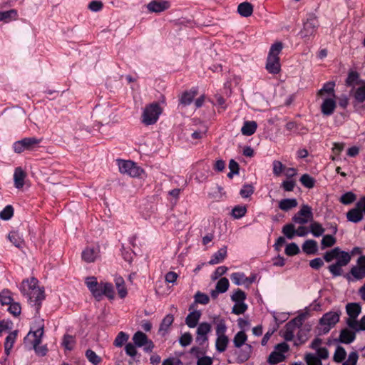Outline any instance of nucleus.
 Wrapping results in <instances>:
<instances>
[{"instance_id":"obj_44","label":"nucleus","mask_w":365,"mask_h":365,"mask_svg":"<svg viewBox=\"0 0 365 365\" xmlns=\"http://www.w3.org/2000/svg\"><path fill=\"white\" fill-rule=\"evenodd\" d=\"M247 336L245 331H238L233 338V343L236 347H241L242 344H245Z\"/></svg>"},{"instance_id":"obj_10","label":"nucleus","mask_w":365,"mask_h":365,"mask_svg":"<svg viewBox=\"0 0 365 365\" xmlns=\"http://www.w3.org/2000/svg\"><path fill=\"white\" fill-rule=\"evenodd\" d=\"M292 220L297 224H307L309 221H312L314 213L312 207L308 204H303L298 212L292 217Z\"/></svg>"},{"instance_id":"obj_58","label":"nucleus","mask_w":365,"mask_h":365,"mask_svg":"<svg viewBox=\"0 0 365 365\" xmlns=\"http://www.w3.org/2000/svg\"><path fill=\"white\" fill-rule=\"evenodd\" d=\"M12 216H14V208L12 205H6L4 210L0 212L1 218L4 220H9Z\"/></svg>"},{"instance_id":"obj_19","label":"nucleus","mask_w":365,"mask_h":365,"mask_svg":"<svg viewBox=\"0 0 365 365\" xmlns=\"http://www.w3.org/2000/svg\"><path fill=\"white\" fill-rule=\"evenodd\" d=\"M232 282L236 284H243V283H252L255 281V276L253 277H247L242 272H235L230 275Z\"/></svg>"},{"instance_id":"obj_12","label":"nucleus","mask_w":365,"mask_h":365,"mask_svg":"<svg viewBox=\"0 0 365 365\" xmlns=\"http://www.w3.org/2000/svg\"><path fill=\"white\" fill-rule=\"evenodd\" d=\"M302 324V318H294V319L286 323L283 330V336L284 339L286 340H292L294 337L295 333L297 332V330Z\"/></svg>"},{"instance_id":"obj_43","label":"nucleus","mask_w":365,"mask_h":365,"mask_svg":"<svg viewBox=\"0 0 365 365\" xmlns=\"http://www.w3.org/2000/svg\"><path fill=\"white\" fill-rule=\"evenodd\" d=\"M359 83H361V81L359 80V76L358 73H356V71H350L346 80V83L347 86L355 87L356 84H359Z\"/></svg>"},{"instance_id":"obj_32","label":"nucleus","mask_w":365,"mask_h":365,"mask_svg":"<svg viewBox=\"0 0 365 365\" xmlns=\"http://www.w3.org/2000/svg\"><path fill=\"white\" fill-rule=\"evenodd\" d=\"M237 11L243 16H250L253 13V6L250 2H241L237 6Z\"/></svg>"},{"instance_id":"obj_49","label":"nucleus","mask_w":365,"mask_h":365,"mask_svg":"<svg viewBox=\"0 0 365 365\" xmlns=\"http://www.w3.org/2000/svg\"><path fill=\"white\" fill-rule=\"evenodd\" d=\"M282 232L288 239H293L296 235V230L293 223H288L283 227Z\"/></svg>"},{"instance_id":"obj_31","label":"nucleus","mask_w":365,"mask_h":365,"mask_svg":"<svg viewBox=\"0 0 365 365\" xmlns=\"http://www.w3.org/2000/svg\"><path fill=\"white\" fill-rule=\"evenodd\" d=\"M356 333L349 329H343L339 334V339L342 343H351L354 340Z\"/></svg>"},{"instance_id":"obj_24","label":"nucleus","mask_w":365,"mask_h":365,"mask_svg":"<svg viewBox=\"0 0 365 365\" xmlns=\"http://www.w3.org/2000/svg\"><path fill=\"white\" fill-rule=\"evenodd\" d=\"M101 297L105 294L108 298L115 297L114 287L111 282H100Z\"/></svg>"},{"instance_id":"obj_51","label":"nucleus","mask_w":365,"mask_h":365,"mask_svg":"<svg viewBox=\"0 0 365 365\" xmlns=\"http://www.w3.org/2000/svg\"><path fill=\"white\" fill-rule=\"evenodd\" d=\"M86 356L89 361V362L93 363V364H98V363L101 362V357L96 354V351L92 349H88L86 351Z\"/></svg>"},{"instance_id":"obj_39","label":"nucleus","mask_w":365,"mask_h":365,"mask_svg":"<svg viewBox=\"0 0 365 365\" xmlns=\"http://www.w3.org/2000/svg\"><path fill=\"white\" fill-rule=\"evenodd\" d=\"M76 344V338L73 335L65 334L62 340V345L66 350H73Z\"/></svg>"},{"instance_id":"obj_5","label":"nucleus","mask_w":365,"mask_h":365,"mask_svg":"<svg viewBox=\"0 0 365 365\" xmlns=\"http://www.w3.org/2000/svg\"><path fill=\"white\" fill-rule=\"evenodd\" d=\"M162 113V108L158 103H152L144 108L142 113V121L146 125L155 123Z\"/></svg>"},{"instance_id":"obj_47","label":"nucleus","mask_w":365,"mask_h":365,"mask_svg":"<svg viewBox=\"0 0 365 365\" xmlns=\"http://www.w3.org/2000/svg\"><path fill=\"white\" fill-rule=\"evenodd\" d=\"M351 255L347 252H341L339 249V254L338 255V259L339 262V269H342L343 266L348 264L351 260Z\"/></svg>"},{"instance_id":"obj_29","label":"nucleus","mask_w":365,"mask_h":365,"mask_svg":"<svg viewBox=\"0 0 365 365\" xmlns=\"http://www.w3.org/2000/svg\"><path fill=\"white\" fill-rule=\"evenodd\" d=\"M115 284L120 297H125L128 294V289H126L124 279L120 277V276H118L115 278Z\"/></svg>"},{"instance_id":"obj_46","label":"nucleus","mask_w":365,"mask_h":365,"mask_svg":"<svg viewBox=\"0 0 365 365\" xmlns=\"http://www.w3.org/2000/svg\"><path fill=\"white\" fill-rule=\"evenodd\" d=\"M354 96L358 102L365 101V82H361V85L354 91Z\"/></svg>"},{"instance_id":"obj_45","label":"nucleus","mask_w":365,"mask_h":365,"mask_svg":"<svg viewBox=\"0 0 365 365\" xmlns=\"http://www.w3.org/2000/svg\"><path fill=\"white\" fill-rule=\"evenodd\" d=\"M300 182L305 187H309V189L314 187L316 182L314 177H312L309 174H302L300 178Z\"/></svg>"},{"instance_id":"obj_30","label":"nucleus","mask_w":365,"mask_h":365,"mask_svg":"<svg viewBox=\"0 0 365 365\" xmlns=\"http://www.w3.org/2000/svg\"><path fill=\"white\" fill-rule=\"evenodd\" d=\"M197 93V91H196V89H191V91L182 93L180 98V103L185 105V106H186V105H190Z\"/></svg>"},{"instance_id":"obj_25","label":"nucleus","mask_w":365,"mask_h":365,"mask_svg":"<svg viewBox=\"0 0 365 365\" xmlns=\"http://www.w3.org/2000/svg\"><path fill=\"white\" fill-rule=\"evenodd\" d=\"M336 83L334 81H328L324 83L322 88L318 91L321 96H330L334 95Z\"/></svg>"},{"instance_id":"obj_60","label":"nucleus","mask_w":365,"mask_h":365,"mask_svg":"<svg viewBox=\"0 0 365 365\" xmlns=\"http://www.w3.org/2000/svg\"><path fill=\"white\" fill-rule=\"evenodd\" d=\"M255 188L250 184H245L242 189L240 190V194L244 198H247V197H250L252 195V192H254Z\"/></svg>"},{"instance_id":"obj_1","label":"nucleus","mask_w":365,"mask_h":365,"mask_svg":"<svg viewBox=\"0 0 365 365\" xmlns=\"http://www.w3.org/2000/svg\"><path fill=\"white\" fill-rule=\"evenodd\" d=\"M20 291L27 297L29 302L40 307L41 301L45 297L44 289L38 285V282L35 277L26 279L20 284Z\"/></svg>"},{"instance_id":"obj_6","label":"nucleus","mask_w":365,"mask_h":365,"mask_svg":"<svg viewBox=\"0 0 365 365\" xmlns=\"http://www.w3.org/2000/svg\"><path fill=\"white\" fill-rule=\"evenodd\" d=\"M349 318L346 323L350 328L359 331V321L357 320L359 314L361 312V306L359 303H348L346 306Z\"/></svg>"},{"instance_id":"obj_55","label":"nucleus","mask_w":365,"mask_h":365,"mask_svg":"<svg viewBox=\"0 0 365 365\" xmlns=\"http://www.w3.org/2000/svg\"><path fill=\"white\" fill-rule=\"evenodd\" d=\"M305 361H307V365H320L321 360L314 354V353H307L305 355Z\"/></svg>"},{"instance_id":"obj_8","label":"nucleus","mask_w":365,"mask_h":365,"mask_svg":"<svg viewBox=\"0 0 365 365\" xmlns=\"http://www.w3.org/2000/svg\"><path fill=\"white\" fill-rule=\"evenodd\" d=\"M117 164L118 170L121 174H127L130 176H140L144 173L143 168L138 166L135 162L125 161V160H118Z\"/></svg>"},{"instance_id":"obj_7","label":"nucleus","mask_w":365,"mask_h":365,"mask_svg":"<svg viewBox=\"0 0 365 365\" xmlns=\"http://www.w3.org/2000/svg\"><path fill=\"white\" fill-rule=\"evenodd\" d=\"M341 311H329L322 317L319 320L322 329L324 334L329 332L332 327H334L340 320Z\"/></svg>"},{"instance_id":"obj_36","label":"nucleus","mask_w":365,"mask_h":365,"mask_svg":"<svg viewBox=\"0 0 365 365\" xmlns=\"http://www.w3.org/2000/svg\"><path fill=\"white\" fill-rule=\"evenodd\" d=\"M297 205L298 201L296 199H283L279 202V207L282 210H290Z\"/></svg>"},{"instance_id":"obj_61","label":"nucleus","mask_w":365,"mask_h":365,"mask_svg":"<svg viewBox=\"0 0 365 365\" xmlns=\"http://www.w3.org/2000/svg\"><path fill=\"white\" fill-rule=\"evenodd\" d=\"M285 252L287 255H296L299 252V247L297 243H289L286 246Z\"/></svg>"},{"instance_id":"obj_20","label":"nucleus","mask_w":365,"mask_h":365,"mask_svg":"<svg viewBox=\"0 0 365 365\" xmlns=\"http://www.w3.org/2000/svg\"><path fill=\"white\" fill-rule=\"evenodd\" d=\"M346 217L349 221H351L352 222H359V221L363 220L364 214L362 213L361 208H359L358 206V202H356L355 208H351V210L348 211Z\"/></svg>"},{"instance_id":"obj_9","label":"nucleus","mask_w":365,"mask_h":365,"mask_svg":"<svg viewBox=\"0 0 365 365\" xmlns=\"http://www.w3.org/2000/svg\"><path fill=\"white\" fill-rule=\"evenodd\" d=\"M42 139H38V138H35V136H31V138H23L20 140H16L13 144V149L17 153H21L25 149H34V148L37 147L38 144H40Z\"/></svg>"},{"instance_id":"obj_54","label":"nucleus","mask_w":365,"mask_h":365,"mask_svg":"<svg viewBox=\"0 0 365 365\" xmlns=\"http://www.w3.org/2000/svg\"><path fill=\"white\" fill-rule=\"evenodd\" d=\"M11 301L12 297L9 291L5 289L0 293V303L2 304V305H5L6 304V305H9V307H10V303Z\"/></svg>"},{"instance_id":"obj_34","label":"nucleus","mask_w":365,"mask_h":365,"mask_svg":"<svg viewBox=\"0 0 365 365\" xmlns=\"http://www.w3.org/2000/svg\"><path fill=\"white\" fill-rule=\"evenodd\" d=\"M173 322L174 317L173 314H168L161 322L159 327V331L160 332H167L168 329H169V327H170Z\"/></svg>"},{"instance_id":"obj_38","label":"nucleus","mask_w":365,"mask_h":365,"mask_svg":"<svg viewBox=\"0 0 365 365\" xmlns=\"http://www.w3.org/2000/svg\"><path fill=\"white\" fill-rule=\"evenodd\" d=\"M252 351V346L247 345L243 349L239 350L237 352V361L245 362L249 359Z\"/></svg>"},{"instance_id":"obj_35","label":"nucleus","mask_w":365,"mask_h":365,"mask_svg":"<svg viewBox=\"0 0 365 365\" xmlns=\"http://www.w3.org/2000/svg\"><path fill=\"white\" fill-rule=\"evenodd\" d=\"M302 250L307 254H314L317 251V242L314 240H307L302 245Z\"/></svg>"},{"instance_id":"obj_16","label":"nucleus","mask_w":365,"mask_h":365,"mask_svg":"<svg viewBox=\"0 0 365 365\" xmlns=\"http://www.w3.org/2000/svg\"><path fill=\"white\" fill-rule=\"evenodd\" d=\"M351 274L356 279H362L365 277V255H361L357 259V264L352 267Z\"/></svg>"},{"instance_id":"obj_33","label":"nucleus","mask_w":365,"mask_h":365,"mask_svg":"<svg viewBox=\"0 0 365 365\" xmlns=\"http://www.w3.org/2000/svg\"><path fill=\"white\" fill-rule=\"evenodd\" d=\"M229 342V339L226 333L221 336H217L215 341V346L217 350L222 352V351L226 350Z\"/></svg>"},{"instance_id":"obj_4","label":"nucleus","mask_w":365,"mask_h":365,"mask_svg":"<svg viewBox=\"0 0 365 365\" xmlns=\"http://www.w3.org/2000/svg\"><path fill=\"white\" fill-rule=\"evenodd\" d=\"M319 26V21L315 14H309L303 23V27L299 31L302 38H310L314 36L317 29Z\"/></svg>"},{"instance_id":"obj_52","label":"nucleus","mask_w":365,"mask_h":365,"mask_svg":"<svg viewBox=\"0 0 365 365\" xmlns=\"http://www.w3.org/2000/svg\"><path fill=\"white\" fill-rule=\"evenodd\" d=\"M230 287V282L228 279L226 277H222L218 282L216 283V287L218 290V293H224L226 292Z\"/></svg>"},{"instance_id":"obj_17","label":"nucleus","mask_w":365,"mask_h":365,"mask_svg":"<svg viewBox=\"0 0 365 365\" xmlns=\"http://www.w3.org/2000/svg\"><path fill=\"white\" fill-rule=\"evenodd\" d=\"M86 283L94 297L101 298V282H98L96 277H87Z\"/></svg>"},{"instance_id":"obj_2","label":"nucleus","mask_w":365,"mask_h":365,"mask_svg":"<svg viewBox=\"0 0 365 365\" xmlns=\"http://www.w3.org/2000/svg\"><path fill=\"white\" fill-rule=\"evenodd\" d=\"M282 49H283V43H281V41L274 43L270 47L269 53L267 57L266 68L271 73H278L280 71L279 53Z\"/></svg>"},{"instance_id":"obj_50","label":"nucleus","mask_w":365,"mask_h":365,"mask_svg":"<svg viewBox=\"0 0 365 365\" xmlns=\"http://www.w3.org/2000/svg\"><path fill=\"white\" fill-rule=\"evenodd\" d=\"M247 212V208L245 205H236L232 208V215L235 218H240V217L245 216Z\"/></svg>"},{"instance_id":"obj_40","label":"nucleus","mask_w":365,"mask_h":365,"mask_svg":"<svg viewBox=\"0 0 365 365\" xmlns=\"http://www.w3.org/2000/svg\"><path fill=\"white\" fill-rule=\"evenodd\" d=\"M129 339V334L125 333V331H120L115 336L113 344L116 347H122L124 343H126Z\"/></svg>"},{"instance_id":"obj_59","label":"nucleus","mask_w":365,"mask_h":365,"mask_svg":"<svg viewBox=\"0 0 365 365\" xmlns=\"http://www.w3.org/2000/svg\"><path fill=\"white\" fill-rule=\"evenodd\" d=\"M125 351L128 355L132 356L133 358L136 356L138 351L135 342L133 344H131V342H128V344H125Z\"/></svg>"},{"instance_id":"obj_56","label":"nucleus","mask_w":365,"mask_h":365,"mask_svg":"<svg viewBox=\"0 0 365 365\" xmlns=\"http://www.w3.org/2000/svg\"><path fill=\"white\" fill-rule=\"evenodd\" d=\"M8 309L14 316H19V314H21V307L19 303H17V302H14L12 297V300L9 304V307Z\"/></svg>"},{"instance_id":"obj_26","label":"nucleus","mask_w":365,"mask_h":365,"mask_svg":"<svg viewBox=\"0 0 365 365\" xmlns=\"http://www.w3.org/2000/svg\"><path fill=\"white\" fill-rule=\"evenodd\" d=\"M227 255V249L226 246L221 247L217 252L214 253V255L211 257V259L209 261V263L211 264H216V263H220V262H222L225 257Z\"/></svg>"},{"instance_id":"obj_53","label":"nucleus","mask_w":365,"mask_h":365,"mask_svg":"<svg viewBox=\"0 0 365 365\" xmlns=\"http://www.w3.org/2000/svg\"><path fill=\"white\" fill-rule=\"evenodd\" d=\"M346 351L342 346H337L334 354V359L336 362H342L346 358Z\"/></svg>"},{"instance_id":"obj_11","label":"nucleus","mask_w":365,"mask_h":365,"mask_svg":"<svg viewBox=\"0 0 365 365\" xmlns=\"http://www.w3.org/2000/svg\"><path fill=\"white\" fill-rule=\"evenodd\" d=\"M132 340L134 341L136 347H143L145 351H153L154 349V344L151 339H149L148 335L143 331H136L132 336Z\"/></svg>"},{"instance_id":"obj_48","label":"nucleus","mask_w":365,"mask_h":365,"mask_svg":"<svg viewBox=\"0 0 365 365\" xmlns=\"http://www.w3.org/2000/svg\"><path fill=\"white\" fill-rule=\"evenodd\" d=\"M357 198V196L356 193H354V192H346L342 195L340 197V202L342 203H344L345 205H348V203H351V202L356 201Z\"/></svg>"},{"instance_id":"obj_62","label":"nucleus","mask_w":365,"mask_h":365,"mask_svg":"<svg viewBox=\"0 0 365 365\" xmlns=\"http://www.w3.org/2000/svg\"><path fill=\"white\" fill-rule=\"evenodd\" d=\"M335 243L336 238H334L333 235H324L322 240V248H325V247H331V245H334Z\"/></svg>"},{"instance_id":"obj_27","label":"nucleus","mask_w":365,"mask_h":365,"mask_svg":"<svg viewBox=\"0 0 365 365\" xmlns=\"http://www.w3.org/2000/svg\"><path fill=\"white\" fill-rule=\"evenodd\" d=\"M257 128V124L256 121H245L242 128L241 132L243 135H253L255 132H256Z\"/></svg>"},{"instance_id":"obj_28","label":"nucleus","mask_w":365,"mask_h":365,"mask_svg":"<svg viewBox=\"0 0 365 365\" xmlns=\"http://www.w3.org/2000/svg\"><path fill=\"white\" fill-rule=\"evenodd\" d=\"M8 238L11 243L14 244L16 247H19V248L23 247L24 244V240L19 231H11L8 235Z\"/></svg>"},{"instance_id":"obj_57","label":"nucleus","mask_w":365,"mask_h":365,"mask_svg":"<svg viewBox=\"0 0 365 365\" xmlns=\"http://www.w3.org/2000/svg\"><path fill=\"white\" fill-rule=\"evenodd\" d=\"M247 309V304L245 302V300H242L239 303H235L232 308V312L236 314H241L244 313Z\"/></svg>"},{"instance_id":"obj_15","label":"nucleus","mask_w":365,"mask_h":365,"mask_svg":"<svg viewBox=\"0 0 365 365\" xmlns=\"http://www.w3.org/2000/svg\"><path fill=\"white\" fill-rule=\"evenodd\" d=\"M146 6L150 13H161V11H165L170 7V2L166 0H153L147 4Z\"/></svg>"},{"instance_id":"obj_37","label":"nucleus","mask_w":365,"mask_h":365,"mask_svg":"<svg viewBox=\"0 0 365 365\" xmlns=\"http://www.w3.org/2000/svg\"><path fill=\"white\" fill-rule=\"evenodd\" d=\"M284 359L285 356L279 354L277 349V345H276L274 350L270 353L268 357V362L272 363V364H276V363L282 362V361H284Z\"/></svg>"},{"instance_id":"obj_14","label":"nucleus","mask_w":365,"mask_h":365,"mask_svg":"<svg viewBox=\"0 0 365 365\" xmlns=\"http://www.w3.org/2000/svg\"><path fill=\"white\" fill-rule=\"evenodd\" d=\"M336 95L334 92V96L329 97H324L321 106V111L325 115H331L333 114L335 108H336Z\"/></svg>"},{"instance_id":"obj_42","label":"nucleus","mask_w":365,"mask_h":365,"mask_svg":"<svg viewBox=\"0 0 365 365\" xmlns=\"http://www.w3.org/2000/svg\"><path fill=\"white\" fill-rule=\"evenodd\" d=\"M309 230L314 236H322L325 230V228H324L322 225L319 223V222H313L312 220L311 225H309Z\"/></svg>"},{"instance_id":"obj_63","label":"nucleus","mask_w":365,"mask_h":365,"mask_svg":"<svg viewBox=\"0 0 365 365\" xmlns=\"http://www.w3.org/2000/svg\"><path fill=\"white\" fill-rule=\"evenodd\" d=\"M358 353L356 351H351L349 353L347 360L343 362L342 365H355L358 361Z\"/></svg>"},{"instance_id":"obj_3","label":"nucleus","mask_w":365,"mask_h":365,"mask_svg":"<svg viewBox=\"0 0 365 365\" xmlns=\"http://www.w3.org/2000/svg\"><path fill=\"white\" fill-rule=\"evenodd\" d=\"M44 334V323L42 321L38 322L37 326H35L29 334L25 336L24 341L26 343H30L37 352L38 344L42 341V337Z\"/></svg>"},{"instance_id":"obj_64","label":"nucleus","mask_w":365,"mask_h":365,"mask_svg":"<svg viewBox=\"0 0 365 365\" xmlns=\"http://www.w3.org/2000/svg\"><path fill=\"white\" fill-rule=\"evenodd\" d=\"M210 298L207 294H203V292H197L195 294V302H199V304H208Z\"/></svg>"},{"instance_id":"obj_23","label":"nucleus","mask_w":365,"mask_h":365,"mask_svg":"<svg viewBox=\"0 0 365 365\" xmlns=\"http://www.w3.org/2000/svg\"><path fill=\"white\" fill-rule=\"evenodd\" d=\"M18 336V331L15 330L14 331H11V333L6 336L5 342H4V351L6 355H9L12 347H14V342L16 341V339Z\"/></svg>"},{"instance_id":"obj_41","label":"nucleus","mask_w":365,"mask_h":365,"mask_svg":"<svg viewBox=\"0 0 365 365\" xmlns=\"http://www.w3.org/2000/svg\"><path fill=\"white\" fill-rule=\"evenodd\" d=\"M18 12L16 9H10L9 11H4V12H0V21H4L9 22L11 19H16Z\"/></svg>"},{"instance_id":"obj_22","label":"nucleus","mask_w":365,"mask_h":365,"mask_svg":"<svg viewBox=\"0 0 365 365\" xmlns=\"http://www.w3.org/2000/svg\"><path fill=\"white\" fill-rule=\"evenodd\" d=\"M26 174L24 172L22 168H16L14 173V185L18 189L23 187Z\"/></svg>"},{"instance_id":"obj_13","label":"nucleus","mask_w":365,"mask_h":365,"mask_svg":"<svg viewBox=\"0 0 365 365\" xmlns=\"http://www.w3.org/2000/svg\"><path fill=\"white\" fill-rule=\"evenodd\" d=\"M212 331V324L208 322L200 323L197 327L195 341L199 344H204L208 340V334Z\"/></svg>"},{"instance_id":"obj_21","label":"nucleus","mask_w":365,"mask_h":365,"mask_svg":"<svg viewBox=\"0 0 365 365\" xmlns=\"http://www.w3.org/2000/svg\"><path fill=\"white\" fill-rule=\"evenodd\" d=\"M201 315L202 312L201 311H198V309L191 311V312H190L185 318V323L188 327L193 328V327H196L197 323H199Z\"/></svg>"},{"instance_id":"obj_18","label":"nucleus","mask_w":365,"mask_h":365,"mask_svg":"<svg viewBox=\"0 0 365 365\" xmlns=\"http://www.w3.org/2000/svg\"><path fill=\"white\" fill-rule=\"evenodd\" d=\"M100 255L99 247H86L82 252V258L88 263L95 262Z\"/></svg>"}]
</instances>
